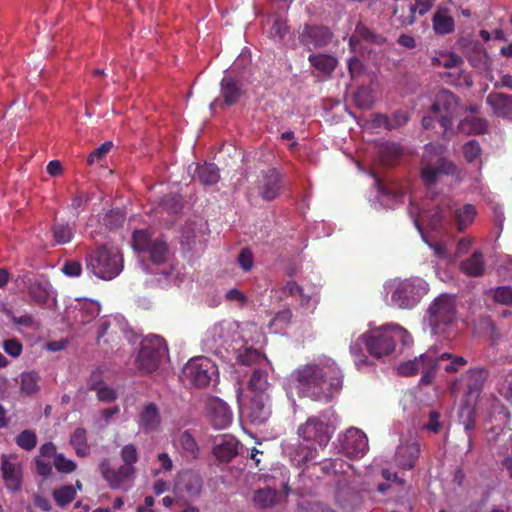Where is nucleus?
I'll return each instance as SVG.
<instances>
[{
  "instance_id": "52",
  "label": "nucleus",
  "mask_w": 512,
  "mask_h": 512,
  "mask_svg": "<svg viewBox=\"0 0 512 512\" xmlns=\"http://www.w3.org/2000/svg\"><path fill=\"white\" fill-rule=\"evenodd\" d=\"M21 378V391L25 394L32 395L35 394L38 387V375L35 372H24L20 376Z\"/></svg>"
},
{
  "instance_id": "44",
  "label": "nucleus",
  "mask_w": 512,
  "mask_h": 512,
  "mask_svg": "<svg viewBox=\"0 0 512 512\" xmlns=\"http://www.w3.org/2000/svg\"><path fill=\"white\" fill-rule=\"evenodd\" d=\"M154 239L149 230H136L132 237V247L137 252H147Z\"/></svg>"
},
{
  "instance_id": "59",
  "label": "nucleus",
  "mask_w": 512,
  "mask_h": 512,
  "mask_svg": "<svg viewBox=\"0 0 512 512\" xmlns=\"http://www.w3.org/2000/svg\"><path fill=\"white\" fill-rule=\"evenodd\" d=\"M53 465L58 472L65 474L72 473L77 467L73 460L67 459L62 453L56 455L53 459Z\"/></svg>"
},
{
  "instance_id": "12",
  "label": "nucleus",
  "mask_w": 512,
  "mask_h": 512,
  "mask_svg": "<svg viewBox=\"0 0 512 512\" xmlns=\"http://www.w3.org/2000/svg\"><path fill=\"white\" fill-rule=\"evenodd\" d=\"M182 373L186 383L195 387H205L217 379L218 368L211 359L199 356L189 360Z\"/></svg>"
},
{
  "instance_id": "8",
  "label": "nucleus",
  "mask_w": 512,
  "mask_h": 512,
  "mask_svg": "<svg viewBox=\"0 0 512 512\" xmlns=\"http://www.w3.org/2000/svg\"><path fill=\"white\" fill-rule=\"evenodd\" d=\"M455 169V165L444 157L442 145H426L421 161V178L427 187L432 186L441 175L453 174Z\"/></svg>"
},
{
  "instance_id": "63",
  "label": "nucleus",
  "mask_w": 512,
  "mask_h": 512,
  "mask_svg": "<svg viewBox=\"0 0 512 512\" xmlns=\"http://www.w3.org/2000/svg\"><path fill=\"white\" fill-rule=\"evenodd\" d=\"M463 154L468 162H474L481 154V148L477 141L471 140L463 147Z\"/></svg>"
},
{
  "instance_id": "31",
  "label": "nucleus",
  "mask_w": 512,
  "mask_h": 512,
  "mask_svg": "<svg viewBox=\"0 0 512 512\" xmlns=\"http://www.w3.org/2000/svg\"><path fill=\"white\" fill-rule=\"evenodd\" d=\"M460 270L470 277H479L483 275L485 262L482 253L480 251H475L471 257L463 260L460 263Z\"/></svg>"
},
{
  "instance_id": "58",
  "label": "nucleus",
  "mask_w": 512,
  "mask_h": 512,
  "mask_svg": "<svg viewBox=\"0 0 512 512\" xmlns=\"http://www.w3.org/2000/svg\"><path fill=\"white\" fill-rule=\"evenodd\" d=\"M119 411L120 408L117 405L100 411L99 415L94 420L96 427L100 429L105 428L110 423L111 419L119 413Z\"/></svg>"
},
{
  "instance_id": "41",
  "label": "nucleus",
  "mask_w": 512,
  "mask_h": 512,
  "mask_svg": "<svg viewBox=\"0 0 512 512\" xmlns=\"http://www.w3.org/2000/svg\"><path fill=\"white\" fill-rule=\"evenodd\" d=\"M288 454L292 463L300 467L301 465L314 460L317 456V450L315 447L301 445L294 451H289Z\"/></svg>"
},
{
  "instance_id": "33",
  "label": "nucleus",
  "mask_w": 512,
  "mask_h": 512,
  "mask_svg": "<svg viewBox=\"0 0 512 512\" xmlns=\"http://www.w3.org/2000/svg\"><path fill=\"white\" fill-rule=\"evenodd\" d=\"M455 224L458 231H464L474 221L477 214L476 208L472 204H465L452 211Z\"/></svg>"
},
{
  "instance_id": "18",
  "label": "nucleus",
  "mask_w": 512,
  "mask_h": 512,
  "mask_svg": "<svg viewBox=\"0 0 512 512\" xmlns=\"http://www.w3.org/2000/svg\"><path fill=\"white\" fill-rule=\"evenodd\" d=\"M100 313V304L93 300H76L67 310L68 318L75 325H86Z\"/></svg>"
},
{
  "instance_id": "1",
  "label": "nucleus",
  "mask_w": 512,
  "mask_h": 512,
  "mask_svg": "<svg viewBox=\"0 0 512 512\" xmlns=\"http://www.w3.org/2000/svg\"><path fill=\"white\" fill-rule=\"evenodd\" d=\"M343 375L334 360L321 356L299 366L283 382V388L291 404L294 395L316 400H330L342 387Z\"/></svg>"
},
{
  "instance_id": "39",
  "label": "nucleus",
  "mask_w": 512,
  "mask_h": 512,
  "mask_svg": "<svg viewBox=\"0 0 512 512\" xmlns=\"http://www.w3.org/2000/svg\"><path fill=\"white\" fill-rule=\"evenodd\" d=\"M221 95L227 105L234 104L241 95L238 83L229 76L223 77L221 81Z\"/></svg>"
},
{
  "instance_id": "3",
  "label": "nucleus",
  "mask_w": 512,
  "mask_h": 512,
  "mask_svg": "<svg viewBox=\"0 0 512 512\" xmlns=\"http://www.w3.org/2000/svg\"><path fill=\"white\" fill-rule=\"evenodd\" d=\"M445 360H451L445 365L444 369L448 373L456 372L467 364V360L462 356L453 357L450 353H440L435 347H431L419 358L402 363L398 367V372L403 376H412L421 373V383H431L436 370Z\"/></svg>"
},
{
  "instance_id": "21",
  "label": "nucleus",
  "mask_w": 512,
  "mask_h": 512,
  "mask_svg": "<svg viewBox=\"0 0 512 512\" xmlns=\"http://www.w3.org/2000/svg\"><path fill=\"white\" fill-rule=\"evenodd\" d=\"M419 455L420 446L416 441H401L394 455V463L401 470H411Z\"/></svg>"
},
{
  "instance_id": "43",
  "label": "nucleus",
  "mask_w": 512,
  "mask_h": 512,
  "mask_svg": "<svg viewBox=\"0 0 512 512\" xmlns=\"http://www.w3.org/2000/svg\"><path fill=\"white\" fill-rule=\"evenodd\" d=\"M459 130L467 134H480L486 130V122L476 116H469L459 124Z\"/></svg>"
},
{
  "instance_id": "45",
  "label": "nucleus",
  "mask_w": 512,
  "mask_h": 512,
  "mask_svg": "<svg viewBox=\"0 0 512 512\" xmlns=\"http://www.w3.org/2000/svg\"><path fill=\"white\" fill-rule=\"evenodd\" d=\"M292 318V313L289 309H284L278 312L269 322L268 328L270 332L282 333L288 327Z\"/></svg>"
},
{
  "instance_id": "17",
  "label": "nucleus",
  "mask_w": 512,
  "mask_h": 512,
  "mask_svg": "<svg viewBox=\"0 0 512 512\" xmlns=\"http://www.w3.org/2000/svg\"><path fill=\"white\" fill-rule=\"evenodd\" d=\"M1 472L6 488L18 491L22 484V464L15 454L1 456Z\"/></svg>"
},
{
  "instance_id": "60",
  "label": "nucleus",
  "mask_w": 512,
  "mask_h": 512,
  "mask_svg": "<svg viewBox=\"0 0 512 512\" xmlns=\"http://www.w3.org/2000/svg\"><path fill=\"white\" fill-rule=\"evenodd\" d=\"M358 39H365L372 42H376V36L372 34V32L363 24L359 23L356 28L355 32L350 38V47L354 50L355 49V42Z\"/></svg>"
},
{
  "instance_id": "47",
  "label": "nucleus",
  "mask_w": 512,
  "mask_h": 512,
  "mask_svg": "<svg viewBox=\"0 0 512 512\" xmlns=\"http://www.w3.org/2000/svg\"><path fill=\"white\" fill-rule=\"evenodd\" d=\"M52 234L55 245H63L70 242L74 235V230L68 224L58 223L52 228Z\"/></svg>"
},
{
  "instance_id": "49",
  "label": "nucleus",
  "mask_w": 512,
  "mask_h": 512,
  "mask_svg": "<svg viewBox=\"0 0 512 512\" xmlns=\"http://www.w3.org/2000/svg\"><path fill=\"white\" fill-rule=\"evenodd\" d=\"M278 500V493L271 488L258 490L254 495L255 503L263 508L274 505Z\"/></svg>"
},
{
  "instance_id": "27",
  "label": "nucleus",
  "mask_w": 512,
  "mask_h": 512,
  "mask_svg": "<svg viewBox=\"0 0 512 512\" xmlns=\"http://www.w3.org/2000/svg\"><path fill=\"white\" fill-rule=\"evenodd\" d=\"M100 378L101 375L99 372L92 373L88 381L89 389L96 392L97 398L101 402L115 401L118 397L117 391L111 386L103 383Z\"/></svg>"
},
{
  "instance_id": "2",
  "label": "nucleus",
  "mask_w": 512,
  "mask_h": 512,
  "mask_svg": "<svg viewBox=\"0 0 512 512\" xmlns=\"http://www.w3.org/2000/svg\"><path fill=\"white\" fill-rule=\"evenodd\" d=\"M450 199L442 198L440 202L425 200L420 207L413 201L410 202L409 215L422 235L423 241L432 249L434 255L445 262L452 263L456 258L466 254L472 247L473 240L468 237L461 238L456 245L455 254H452L441 241H429L424 235L423 229L436 230L442 223L446 212L451 209Z\"/></svg>"
},
{
  "instance_id": "53",
  "label": "nucleus",
  "mask_w": 512,
  "mask_h": 512,
  "mask_svg": "<svg viewBox=\"0 0 512 512\" xmlns=\"http://www.w3.org/2000/svg\"><path fill=\"white\" fill-rule=\"evenodd\" d=\"M468 60L475 68L482 70L490 69L489 56L487 52L479 45L476 46L475 54L468 56Z\"/></svg>"
},
{
  "instance_id": "24",
  "label": "nucleus",
  "mask_w": 512,
  "mask_h": 512,
  "mask_svg": "<svg viewBox=\"0 0 512 512\" xmlns=\"http://www.w3.org/2000/svg\"><path fill=\"white\" fill-rule=\"evenodd\" d=\"M432 27L436 35H447L454 31L455 21L448 7H437L432 17Z\"/></svg>"
},
{
  "instance_id": "57",
  "label": "nucleus",
  "mask_w": 512,
  "mask_h": 512,
  "mask_svg": "<svg viewBox=\"0 0 512 512\" xmlns=\"http://www.w3.org/2000/svg\"><path fill=\"white\" fill-rule=\"evenodd\" d=\"M16 444L27 451H30L36 447L37 437L34 431L24 430L16 438Z\"/></svg>"
},
{
  "instance_id": "30",
  "label": "nucleus",
  "mask_w": 512,
  "mask_h": 512,
  "mask_svg": "<svg viewBox=\"0 0 512 512\" xmlns=\"http://www.w3.org/2000/svg\"><path fill=\"white\" fill-rule=\"evenodd\" d=\"M264 341V335L254 323L240 324L239 334L237 335V343L243 342L241 346H250L259 344Z\"/></svg>"
},
{
  "instance_id": "35",
  "label": "nucleus",
  "mask_w": 512,
  "mask_h": 512,
  "mask_svg": "<svg viewBox=\"0 0 512 512\" xmlns=\"http://www.w3.org/2000/svg\"><path fill=\"white\" fill-rule=\"evenodd\" d=\"M233 350L236 353L237 362L243 365H251L253 363H260L261 361H266L264 355L260 353V351L256 348L250 346H239L234 347Z\"/></svg>"
},
{
  "instance_id": "9",
  "label": "nucleus",
  "mask_w": 512,
  "mask_h": 512,
  "mask_svg": "<svg viewBox=\"0 0 512 512\" xmlns=\"http://www.w3.org/2000/svg\"><path fill=\"white\" fill-rule=\"evenodd\" d=\"M333 418L334 413L330 410L310 416L305 423L298 427L297 433L306 442L326 447L335 431Z\"/></svg>"
},
{
  "instance_id": "51",
  "label": "nucleus",
  "mask_w": 512,
  "mask_h": 512,
  "mask_svg": "<svg viewBox=\"0 0 512 512\" xmlns=\"http://www.w3.org/2000/svg\"><path fill=\"white\" fill-rule=\"evenodd\" d=\"M375 185L377 187L380 203L385 207L393 208L395 203L402 197L383 187L378 179H375Z\"/></svg>"
},
{
  "instance_id": "23",
  "label": "nucleus",
  "mask_w": 512,
  "mask_h": 512,
  "mask_svg": "<svg viewBox=\"0 0 512 512\" xmlns=\"http://www.w3.org/2000/svg\"><path fill=\"white\" fill-rule=\"evenodd\" d=\"M238 440L232 435H223L214 441L213 454L222 461H231L238 453Z\"/></svg>"
},
{
  "instance_id": "4",
  "label": "nucleus",
  "mask_w": 512,
  "mask_h": 512,
  "mask_svg": "<svg viewBox=\"0 0 512 512\" xmlns=\"http://www.w3.org/2000/svg\"><path fill=\"white\" fill-rule=\"evenodd\" d=\"M429 284L420 277L395 278L384 284L388 305L399 309H412L428 293Z\"/></svg>"
},
{
  "instance_id": "13",
  "label": "nucleus",
  "mask_w": 512,
  "mask_h": 512,
  "mask_svg": "<svg viewBox=\"0 0 512 512\" xmlns=\"http://www.w3.org/2000/svg\"><path fill=\"white\" fill-rule=\"evenodd\" d=\"M99 470L110 488L125 490L132 486L136 472V468H130L123 464L118 468H113L108 459H103L100 462Z\"/></svg>"
},
{
  "instance_id": "34",
  "label": "nucleus",
  "mask_w": 512,
  "mask_h": 512,
  "mask_svg": "<svg viewBox=\"0 0 512 512\" xmlns=\"http://www.w3.org/2000/svg\"><path fill=\"white\" fill-rule=\"evenodd\" d=\"M309 62L322 75L331 74L337 66V59L327 54H311Z\"/></svg>"
},
{
  "instance_id": "7",
  "label": "nucleus",
  "mask_w": 512,
  "mask_h": 512,
  "mask_svg": "<svg viewBox=\"0 0 512 512\" xmlns=\"http://www.w3.org/2000/svg\"><path fill=\"white\" fill-rule=\"evenodd\" d=\"M455 300L448 294H441L429 305L424 324L433 335L448 332L455 319Z\"/></svg>"
},
{
  "instance_id": "32",
  "label": "nucleus",
  "mask_w": 512,
  "mask_h": 512,
  "mask_svg": "<svg viewBox=\"0 0 512 512\" xmlns=\"http://www.w3.org/2000/svg\"><path fill=\"white\" fill-rule=\"evenodd\" d=\"M160 425V416L154 404L146 405L139 416V427L146 432L156 430Z\"/></svg>"
},
{
  "instance_id": "37",
  "label": "nucleus",
  "mask_w": 512,
  "mask_h": 512,
  "mask_svg": "<svg viewBox=\"0 0 512 512\" xmlns=\"http://www.w3.org/2000/svg\"><path fill=\"white\" fill-rule=\"evenodd\" d=\"M249 388L254 396H269L270 384L267 373L261 370H255L249 381Z\"/></svg>"
},
{
  "instance_id": "46",
  "label": "nucleus",
  "mask_w": 512,
  "mask_h": 512,
  "mask_svg": "<svg viewBox=\"0 0 512 512\" xmlns=\"http://www.w3.org/2000/svg\"><path fill=\"white\" fill-rule=\"evenodd\" d=\"M488 372L482 368L472 369L468 372V389L469 395L480 390L485 383Z\"/></svg>"
},
{
  "instance_id": "42",
  "label": "nucleus",
  "mask_w": 512,
  "mask_h": 512,
  "mask_svg": "<svg viewBox=\"0 0 512 512\" xmlns=\"http://www.w3.org/2000/svg\"><path fill=\"white\" fill-rule=\"evenodd\" d=\"M70 443L78 456L84 457L90 453V446L87 442L86 431L77 428L70 437Z\"/></svg>"
},
{
  "instance_id": "14",
  "label": "nucleus",
  "mask_w": 512,
  "mask_h": 512,
  "mask_svg": "<svg viewBox=\"0 0 512 512\" xmlns=\"http://www.w3.org/2000/svg\"><path fill=\"white\" fill-rule=\"evenodd\" d=\"M432 109L446 131L452 126L453 118L458 110V101L451 92L441 90L436 96Z\"/></svg>"
},
{
  "instance_id": "36",
  "label": "nucleus",
  "mask_w": 512,
  "mask_h": 512,
  "mask_svg": "<svg viewBox=\"0 0 512 512\" xmlns=\"http://www.w3.org/2000/svg\"><path fill=\"white\" fill-rule=\"evenodd\" d=\"M194 175L204 185L216 184L219 180V170L216 165L205 163L203 165H195Z\"/></svg>"
},
{
  "instance_id": "28",
  "label": "nucleus",
  "mask_w": 512,
  "mask_h": 512,
  "mask_svg": "<svg viewBox=\"0 0 512 512\" xmlns=\"http://www.w3.org/2000/svg\"><path fill=\"white\" fill-rule=\"evenodd\" d=\"M279 190V174L274 169L269 170L263 175L259 186V194L265 200H273L277 197Z\"/></svg>"
},
{
  "instance_id": "22",
  "label": "nucleus",
  "mask_w": 512,
  "mask_h": 512,
  "mask_svg": "<svg viewBox=\"0 0 512 512\" xmlns=\"http://www.w3.org/2000/svg\"><path fill=\"white\" fill-rule=\"evenodd\" d=\"M331 37L330 31L322 26H305L299 39L308 49L325 45Z\"/></svg>"
},
{
  "instance_id": "10",
  "label": "nucleus",
  "mask_w": 512,
  "mask_h": 512,
  "mask_svg": "<svg viewBox=\"0 0 512 512\" xmlns=\"http://www.w3.org/2000/svg\"><path fill=\"white\" fill-rule=\"evenodd\" d=\"M167 356L168 348L164 339L158 335H149L141 343L136 364L141 372L151 373Z\"/></svg>"
},
{
  "instance_id": "26",
  "label": "nucleus",
  "mask_w": 512,
  "mask_h": 512,
  "mask_svg": "<svg viewBox=\"0 0 512 512\" xmlns=\"http://www.w3.org/2000/svg\"><path fill=\"white\" fill-rule=\"evenodd\" d=\"M487 103L493 112L500 117L512 120V97L501 93H491Z\"/></svg>"
},
{
  "instance_id": "15",
  "label": "nucleus",
  "mask_w": 512,
  "mask_h": 512,
  "mask_svg": "<svg viewBox=\"0 0 512 512\" xmlns=\"http://www.w3.org/2000/svg\"><path fill=\"white\" fill-rule=\"evenodd\" d=\"M339 441L341 452L348 457L361 458L368 451L367 436L357 428L348 429Z\"/></svg>"
},
{
  "instance_id": "56",
  "label": "nucleus",
  "mask_w": 512,
  "mask_h": 512,
  "mask_svg": "<svg viewBox=\"0 0 512 512\" xmlns=\"http://www.w3.org/2000/svg\"><path fill=\"white\" fill-rule=\"evenodd\" d=\"M120 458L123 465L135 468L138 461V451L134 444H126L120 450Z\"/></svg>"
},
{
  "instance_id": "19",
  "label": "nucleus",
  "mask_w": 512,
  "mask_h": 512,
  "mask_svg": "<svg viewBox=\"0 0 512 512\" xmlns=\"http://www.w3.org/2000/svg\"><path fill=\"white\" fill-rule=\"evenodd\" d=\"M463 59L454 52L443 51L442 67L446 69H456L457 75L452 72L447 73L450 78L449 82L455 86L471 87L473 80L469 73L461 69Z\"/></svg>"
},
{
  "instance_id": "48",
  "label": "nucleus",
  "mask_w": 512,
  "mask_h": 512,
  "mask_svg": "<svg viewBox=\"0 0 512 512\" xmlns=\"http://www.w3.org/2000/svg\"><path fill=\"white\" fill-rule=\"evenodd\" d=\"M50 284L47 281H36L30 288V296L37 302L44 304L50 297Z\"/></svg>"
},
{
  "instance_id": "29",
  "label": "nucleus",
  "mask_w": 512,
  "mask_h": 512,
  "mask_svg": "<svg viewBox=\"0 0 512 512\" xmlns=\"http://www.w3.org/2000/svg\"><path fill=\"white\" fill-rule=\"evenodd\" d=\"M283 292L291 295L298 296L300 303L309 311H313L319 301L318 294L313 292L312 294H304L303 289L294 281H288L283 286Z\"/></svg>"
},
{
  "instance_id": "40",
  "label": "nucleus",
  "mask_w": 512,
  "mask_h": 512,
  "mask_svg": "<svg viewBox=\"0 0 512 512\" xmlns=\"http://www.w3.org/2000/svg\"><path fill=\"white\" fill-rule=\"evenodd\" d=\"M180 485L184 487L189 496H197L201 491L202 481L198 475L185 472L179 475L178 489H181Z\"/></svg>"
},
{
  "instance_id": "61",
  "label": "nucleus",
  "mask_w": 512,
  "mask_h": 512,
  "mask_svg": "<svg viewBox=\"0 0 512 512\" xmlns=\"http://www.w3.org/2000/svg\"><path fill=\"white\" fill-rule=\"evenodd\" d=\"M493 298L497 303L512 305V288L510 286H499L493 291Z\"/></svg>"
},
{
  "instance_id": "16",
  "label": "nucleus",
  "mask_w": 512,
  "mask_h": 512,
  "mask_svg": "<svg viewBox=\"0 0 512 512\" xmlns=\"http://www.w3.org/2000/svg\"><path fill=\"white\" fill-rule=\"evenodd\" d=\"M205 411L214 429H225L232 423V410L226 402L218 397H212L206 401Z\"/></svg>"
},
{
  "instance_id": "62",
  "label": "nucleus",
  "mask_w": 512,
  "mask_h": 512,
  "mask_svg": "<svg viewBox=\"0 0 512 512\" xmlns=\"http://www.w3.org/2000/svg\"><path fill=\"white\" fill-rule=\"evenodd\" d=\"M287 33L288 27L286 21L279 18H273V24L270 30L271 38L274 40L282 41Z\"/></svg>"
},
{
  "instance_id": "55",
  "label": "nucleus",
  "mask_w": 512,
  "mask_h": 512,
  "mask_svg": "<svg viewBox=\"0 0 512 512\" xmlns=\"http://www.w3.org/2000/svg\"><path fill=\"white\" fill-rule=\"evenodd\" d=\"M76 495V489L71 485H66L55 489L53 497L58 505L64 506L70 503Z\"/></svg>"
},
{
  "instance_id": "5",
  "label": "nucleus",
  "mask_w": 512,
  "mask_h": 512,
  "mask_svg": "<svg viewBox=\"0 0 512 512\" xmlns=\"http://www.w3.org/2000/svg\"><path fill=\"white\" fill-rule=\"evenodd\" d=\"M359 340L366 345L369 353L377 358L390 355L395 349L396 341H400L404 346L412 343L409 332L393 323L369 329L359 337Z\"/></svg>"
},
{
  "instance_id": "25",
  "label": "nucleus",
  "mask_w": 512,
  "mask_h": 512,
  "mask_svg": "<svg viewBox=\"0 0 512 512\" xmlns=\"http://www.w3.org/2000/svg\"><path fill=\"white\" fill-rule=\"evenodd\" d=\"M172 442L174 447L180 450L184 456L192 459L199 457L200 448L190 432H180L177 436L173 437Z\"/></svg>"
},
{
  "instance_id": "64",
  "label": "nucleus",
  "mask_w": 512,
  "mask_h": 512,
  "mask_svg": "<svg viewBox=\"0 0 512 512\" xmlns=\"http://www.w3.org/2000/svg\"><path fill=\"white\" fill-rule=\"evenodd\" d=\"M497 271L501 277L512 279V257L504 256L497 267Z\"/></svg>"
},
{
  "instance_id": "54",
  "label": "nucleus",
  "mask_w": 512,
  "mask_h": 512,
  "mask_svg": "<svg viewBox=\"0 0 512 512\" xmlns=\"http://www.w3.org/2000/svg\"><path fill=\"white\" fill-rule=\"evenodd\" d=\"M356 104L360 108H370L375 102L373 90L370 87L359 88L354 96Z\"/></svg>"
},
{
  "instance_id": "38",
  "label": "nucleus",
  "mask_w": 512,
  "mask_h": 512,
  "mask_svg": "<svg viewBox=\"0 0 512 512\" xmlns=\"http://www.w3.org/2000/svg\"><path fill=\"white\" fill-rule=\"evenodd\" d=\"M150 260L153 264L161 265L169 261L170 253L166 243L160 239L155 238L151 247L147 251Z\"/></svg>"
},
{
  "instance_id": "6",
  "label": "nucleus",
  "mask_w": 512,
  "mask_h": 512,
  "mask_svg": "<svg viewBox=\"0 0 512 512\" xmlns=\"http://www.w3.org/2000/svg\"><path fill=\"white\" fill-rule=\"evenodd\" d=\"M86 268L96 277L111 280L123 269V258L117 247L102 246L86 256Z\"/></svg>"
},
{
  "instance_id": "11",
  "label": "nucleus",
  "mask_w": 512,
  "mask_h": 512,
  "mask_svg": "<svg viewBox=\"0 0 512 512\" xmlns=\"http://www.w3.org/2000/svg\"><path fill=\"white\" fill-rule=\"evenodd\" d=\"M240 324L233 320L215 323L205 333L203 345L211 351L220 352L232 344H237Z\"/></svg>"
},
{
  "instance_id": "20",
  "label": "nucleus",
  "mask_w": 512,
  "mask_h": 512,
  "mask_svg": "<svg viewBox=\"0 0 512 512\" xmlns=\"http://www.w3.org/2000/svg\"><path fill=\"white\" fill-rule=\"evenodd\" d=\"M243 413L252 424H264L272 414L270 396H253Z\"/></svg>"
},
{
  "instance_id": "50",
  "label": "nucleus",
  "mask_w": 512,
  "mask_h": 512,
  "mask_svg": "<svg viewBox=\"0 0 512 512\" xmlns=\"http://www.w3.org/2000/svg\"><path fill=\"white\" fill-rule=\"evenodd\" d=\"M435 0H416L415 4L410 7V16L406 21L402 22V25H412L415 22V14L418 13L420 16L425 15L433 6Z\"/></svg>"
}]
</instances>
